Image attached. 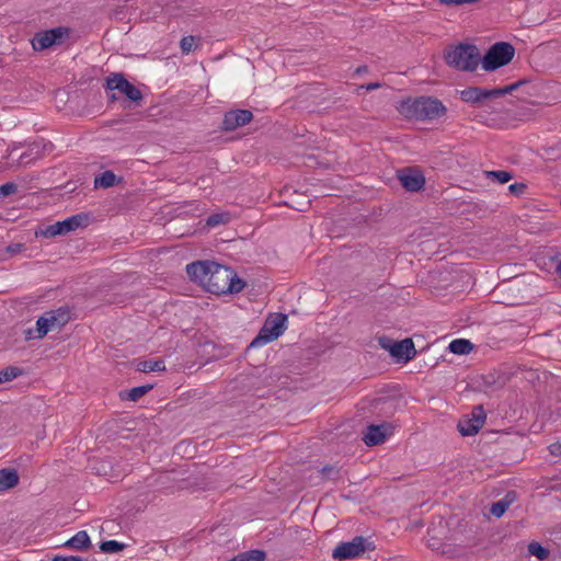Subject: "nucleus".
I'll list each match as a JSON object with an SVG mask.
<instances>
[{
	"label": "nucleus",
	"instance_id": "16",
	"mask_svg": "<svg viewBox=\"0 0 561 561\" xmlns=\"http://www.w3.org/2000/svg\"><path fill=\"white\" fill-rule=\"evenodd\" d=\"M390 434L388 424L370 425L365 433L363 440L367 446H375L385 442Z\"/></svg>",
	"mask_w": 561,
	"mask_h": 561
},
{
	"label": "nucleus",
	"instance_id": "4",
	"mask_svg": "<svg viewBox=\"0 0 561 561\" xmlns=\"http://www.w3.org/2000/svg\"><path fill=\"white\" fill-rule=\"evenodd\" d=\"M514 54L515 49L511 44L500 42L494 44L480 61L484 70L492 71L507 65Z\"/></svg>",
	"mask_w": 561,
	"mask_h": 561
},
{
	"label": "nucleus",
	"instance_id": "37",
	"mask_svg": "<svg viewBox=\"0 0 561 561\" xmlns=\"http://www.w3.org/2000/svg\"><path fill=\"white\" fill-rule=\"evenodd\" d=\"M557 271H558V273H559V274H560V276H561V262L558 264Z\"/></svg>",
	"mask_w": 561,
	"mask_h": 561
},
{
	"label": "nucleus",
	"instance_id": "23",
	"mask_svg": "<svg viewBox=\"0 0 561 561\" xmlns=\"http://www.w3.org/2000/svg\"><path fill=\"white\" fill-rule=\"evenodd\" d=\"M265 558V554L261 550H251L248 552L240 553L236 556L230 561H263Z\"/></svg>",
	"mask_w": 561,
	"mask_h": 561
},
{
	"label": "nucleus",
	"instance_id": "26",
	"mask_svg": "<svg viewBox=\"0 0 561 561\" xmlns=\"http://www.w3.org/2000/svg\"><path fill=\"white\" fill-rule=\"evenodd\" d=\"M151 388L152 387L150 385L133 388L128 392V399L131 401H137L144 397Z\"/></svg>",
	"mask_w": 561,
	"mask_h": 561
},
{
	"label": "nucleus",
	"instance_id": "19",
	"mask_svg": "<svg viewBox=\"0 0 561 561\" xmlns=\"http://www.w3.org/2000/svg\"><path fill=\"white\" fill-rule=\"evenodd\" d=\"M66 545L73 549L83 550L90 546V537L87 531L81 530L70 538Z\"/></svg>",
	"mask_w": 561,
	"mask_h": 561
},
{
	"label": "nucleus",
	"instance_id": "18",
	"mask_svg": "<svg viewBox=\"0 0 561 561\" xmlns=\"http://www.w3.org/2000/svg\"><path fill=\"white\" fill-rule=\"evenodd\" d=\"M513 501H514V495L511 493L506 494L504 499H502L491 505V507H490L491 514L495 517L503 516L504 513L510 507V505L513 503Z\"/></svg>",
	"mask_w": 561,
	"mask_h": 561
},
{
	"label": "nucleus",
	"instance_id": "27",
	"mask_svg": "<svg viewBox=\"0 0 561 561\" xmlns=\"http://www.w3.org/2000/svg\"><path fill=\"white\" fill-rule=\"evenodd\" d=\"M180 46L184 54L191 53L195 46V37L194 36L183 37L180 42Z\"/></svg>",
	"mask_w": 561,
	"mask_h": 561
},
{
	"label": "nucleus",
	"instance_id": "5",
	"mask_svg": "<svg viewBox=\"0 0 561 561\" xmlns=\"http://www.w3.org/2000/svg\"><path fill=\"white\" fill-rule=\"evenodd\" d=\"M286 321L287 317L280 313L270 317L250 346L261 347L276 340L285 331Z\"/></svg>",
	"mask_w": 561,
	"mask_h": 561
},
{
	"label": "nucleus",
	"instance_id": "21",
	"mask_svg": "<svg viewBox=\"0 0 561 561\" xmlns=\"http://www.w3.org/2000/svg\"><path fill=\"white\" fill-rule=\"evenodd\" d=\"M448 350L454 354L465 355L471 352L472 344L468 340L457 339L449 343Z\"/></svg>",
	"mask_w": 561,
	"mask_h": 561
},
{
	"label": "nucleus",
	"instance_id": "1",
	"mask_svg": "<svg viewBox=\"0 0 561 561\" xmlns=\"http://www.w3.org/2000/svg\"><path fill=\"white\" fill-rule=\"evenodd\" d=\"M190 278L215 295L239 293L244 283L233 270L210 261H197L186 265Z\"/></svg>",
	"mask_w": 561,
	"mask_h": 561
},
{
	"label": "nucleus",
	"instance_id": "12",
	"mask_svg": "<svg viewBox=\"0 0 561 561\" xmlns=\"http://www.w3.org/2000/svg\"><path fill=\"white\" fill-rule=\"evenodd\" d=\"M66 30L62 27L53 28L35 35L32 41V46L35 50H43L51 47L58 41L62 39L66 35Z\"/></svg>",
	"mask_w": 561,
	"mask_h": 561
},
{
	"label": "nucleus",
	"instance_id": "17",
	"mask_svg": "<svg viewBox=\"0 0 561 561\" xmlns=\"http://www.w3.org/2000/svg\"><path fill=\"white\" fill-rule=\"evenodd\" d=\"M19 474L14 469L0 470V492L14 488L19 483Z\"/></svg>",
	"mask_w": 561,
	"mask_h": 561
},
{
	"label": "nucleus",
	"instance_id": "32",
	"mask_svg": "<svg viewBox=\"0 0 561 561\" xmlns=\"http://www.w3.org/2000/svg\"><path fill=\"white\" fill-rule=\"evenodd\" d=\"M526 190L524 183H514L508 186V191L514 195H522Z\"/></svg>",
	"mask_w": 561,
	"mask_h": 561
},
{
	"label": "nucleus",
	"instance_id": "20",
	"mask_svg": "<svg viewBox=\"0 0 561 561\" xmlns=\"http://www.w3.org/2000/svg\"><path fill=\"white\" fill-rule=\"evenodd\" d=\"M117 183V178L112 171H105L94 179L95 188H108Z\"/></svg>",
	"mask_w": 561,
	"mask_h": 561
},
{
	"label": "nucleus",
	"instance_id": "15",
	"mask_svg": "<svg viewBox=\"0 0 561 561\" xmlns=\"http://www.w3.org/2000/svg\"><path fill=\"white\" fill-rule=\"evenodd\" d=\"M398 178L401 185L410 192L420 191L425 183L423 174L417 170H403L399 173Z\"/></svg>",
	"mask_w": 561,
	"mask_h": 561
},
{
	"label": "nucleus",
	"instance_id": "3",
	"mask_svg": "<svg viewBox=\"0 0 561 561\" xmlns=\"http://www.w3.org/2000/svg\"><path fill=\"white\" fill-rule=\"evenodd\" d=\"M445 59L448 66L462 71L474 70L481 60L478 48L469 44H460L448 48L445 53Z\"/></svg>",
	"mask_w": 561,
	"mask_h": 561
},
{
	"label": "nucleus",
	"instance_id": "2",
	"mask_svg": "<svg viewBox=\"0 0 561 561\" xmlns=\"http://www.w3.org/2000/svg\"><path fill=\"white\" fill-rule=\"evenodd\" d=\"M398 111L409 119L431 121L445 115L446 107L438 99L432 96H420L402 101Z\"/></svg>",
	"mask_w": 561,
	"mask_h": 561
},
{
	"label": "nucleus",
	"instance_id": "31",
	"mask_svg": "<svg viewBox=\"0 0 561 561\" xmlns=\"http://www.w3.org/2000/svg\"><path fill=\"white\" fill-rule=\"evenodd\" d=\"M227 221H228V216L227 215L216 214V215H211V216L208 217L207 226L215 227V226H218V225L227 222Z\"/></svg>",
	"mask_w": 561,
	"mask_h": 561
},
{
	"label": "nucleus",
	"instance_id": "25",
	"mask_svg": "<svg viewBox=\"0 0 561 561\" xmlns=\"http://www.w3.org/2000/svg\"><path fill=\"white\" fill-rule=\"evenodd\" d=\"M100 549L105 553H116L124 549V543L116 540H107L101 543Z\"/></svg>",
	"mask_w": 561,
	"mask_h": 561
},
{
	"label": "nucleus",
	"instance_id": "13",
	"mask_svg": "<svg viewBox=\"0 0 561 561\" xmlns=\"http://www.w3.org/2000/svg\"><path fill=\"white\" fill-rule=\"evenodd\" d=\"M253 118V114L248 110H234L227 112L222 121L225 130H234L238 127L249 124Z\"/></svg>",
	"mask_w": 561,
	"mask_h": 561
},
{
	"label": "nucleus",
	"instance_id": "30",
	"mask_svg": "<svg viewBox=\"0 0 561 561\" xmlns=\"http://www.w3.org/2000/svg\"><path fill=\"white\" fill-rule=\"evenodd\" d=\"M18 186L16 184L9 182L0 186V199L4 198L5 196L12 195L16 193Z\"/></svg>",
	"mask_w": 561,
	"mask_h": 561
},
{
	"label": "nucleus",
	"instance_id": "33",
	"mask_svg": "<svg viewBox=\"0 0 561 561\" xmlns=\"http://www.w3.org/2000/svg\"><path fill=\"white\" fill-rule=\"evenodd\" d=\"M478 0H439L440 3L446 5H461L465 3L477 2Z\"/></svg>",
	"mask_w": 561,
	"mask_h": 561
},
{
	"label": "nucleus",
	"instance_id": "6",
	"mask_svg": "<svg viewBox=\"0 0 561 561\" xmlns=\"http://www.w3.org/2000/svg\"><path fill=\"white\" fill-rule=\"evenodd\" d=\"M518 85L519 83H513L504 88L495 89H482L478 87H470L460 91V99L463 102L477 104L483 102L486 99L500 98L507 93H511L512 91L517 89Z\"/></svg>",
	"mask_w": 561,
	"mask_h": 561
},
{
	"label": "nucleus",
	"instance_id": "7",
	"mask_svg": "<svg viewBox=\"0 0 561 561\" xmlns=\"http://www.w3.org/2000/svg\"><path fill=\"white\" fill-rule=\"evenodd\" d=\"M370 549L364 537L357 536L351 541L339 543L332 552V558L339 561L354 559Z\"/></svg>",
	"mask_w": 561,
	"mask_h": 561
},
{
	"label": "nucleus",
	"instance_id": "9",
	"mask_svg": "<svg viewBox=\"0 0 561 561\" xmlns=\"http://www.w3.org/2000/svg\"><path fill=\"white\" fill-rule=\"evenodd\" d=\"M83 221L82 216H72L62 221H57L54 225L41 230L39 234L45 238H53L60 234H66L76 228L80 227Z\"/></svg>",
	"mask_w": 561,
	"mask_h": 561
},
{
	"label": "nucleus",
	"instance_id": "35",
	"mask_svg": "<svg viewBox=\"0 0 561 561\" xmlns=\"http://www.w3.org/2000/svg\"><path fill=\"white\" fill-rule=\"evenodd\" d=\"M53 561H82V559L78 557H57Z\"/></svg>",
	"mask_w": 561,
	"mask_h": 561
},
{
	"label": "nucleus",
	"instance_id": "8",
	"mask_svg": "<svg viewBox=\"0 0 561 561\" xmlns=\"http://www.w3.org/2000/svg\"><path fill=\"white\" fill-rule=\"evenodd\" d=\"M106 87L110 90H117L126 95L130 101L137 102L141 100L142 94L138 88L129 83L123 75L114 73L106 80Z\"/></svg>",
	"mask_w": 561,
	"mask_h": 561
},
{
	"label": "nucleus",
	"instance_id": "36",
	"mask_svg": "<svg viewBox=\"0 0 561 561\" xmlns=\"http://www.w3.org/2000/svg\"><path fill=\"white\" fill-rule=\"evenodd\" d=\"M380 87H381L380 83L375 82V83H368L367 85H363L362 88L366 89L367 91H370V90L378 89Z\"/></svg>",
	"mask_w": 561,
	"mask_h": 561
},
{
	"label": "nucleus",
	"instance_id": "22",
	"mask_svg": "<svg viewBox=\"0 0 561 561\" xmlns=\"http://www.w3.org/2000/svg\"><path fill=\"white\" fill-rule=\"evenodd\" d=\"M137 369L144 373L162 371L165 366L162 360H142L137 364Z\"/></svg>",
	"mask_w": 561,
	"mask_h": 561
},
{
	"label": "nucleus",
	"instance_id": "38",
	"mask_svg": "<svg viewBox=\"0 0 561 561\" xmlns=\"http://www.w3.org/2000/svg\"><path fill=\"white\" fill-rule=\"evenodd\" d=\"M365 70H366V68H365V67H364V68H358V69H357V72H364Z\"/></svg>",
	"mask_w": 561,
	"mask_h": 561
},
{
	"label": "nucleus",
	"instance_id": "10",
	"mask_svg": "<svg viewBox=\"0 0 561 561\" xmlns=\"http://www.w3.org/2000/svg\"><path fill=\"white\" fill-rule=\"evenodd\" d=\"M485 421V413L482 407H476L472 411V416L462 419L458 423V430L463 436H471L479 432Z\"/></svg>",
	"mask_w": 561,
	"mask_h": 561
},
{
	"label": "nucleus",
	"instance_id": "29",
	"mask_svg": "<svg viewBox=\"0 0 561 561\" xmlns=\"http://www.w3.org/2000/svg\"><path fill=\"white\" fill-rule=\"evenodd\" d=\"M18 377V369L16 368H7L2 371H0V383L11 381L12 379Z\"/></svg>",
	"mask_w": 561,
	"mask_h": 561
},
{
	"label": "nucleus",
	"instance_id": "14",
	"mask_svg": "<svg viewBox=\"0 0 561 561\" xmlns=\"http://www.w3.org/2000/svg\"><path fill=\"white\" fill-rule=\"evenodd\" d=\"M382 346L387 348L393 357L403 359L404 362L412 359L416 354L414 344L410 339L393 342L389 345L382 344Z\"/></svg>",
	"mask_w": 561,
	"mask_h": 561
},
{
	"label": "nucleus",
	"instance_id": "34",
	"mask_svg": "<svg viewBox=\"0 0 561 561\" xmlns=\"http://www.w3.org/2000/svg\"><path fill=\"white\" fill-rule=\"evenodd\" d=\"M549 450L554 456H561V440L551 444Z\"/></svg>",
	"mask_w": 561,
	"mask_h": 561
},
{
	"label": "nucleus",
	"instance_id": "24",
	"mask_svg": "<svg viewBox=\"0 0 561 561\" xmlns=\"http://www.w3.org/2000/svg\"><path fill=\"white\" fill-rule=\"evenodd\" d=\"M485 175L488 179L500 184L507 183L512 179V174L507 171H486Z\"/></svg>",
	"mask_w": 561,
	"mask_h": 561
},
{
	"label": "nucleus",
	"instance_id": "11",
	"mask_svg": "<svg viewBox=\"0 0 561 561\" xmlns=\"http://www.w3.org/2000/svg\"><path fill=\"white\" fill-rule=\"evenodd\" d=\"M67 321L65 313L48 312L36 321L37 337L45 336L48 332L60 328Z\"/></svg>",
	"mask_w": 561,
	"mask_h": 561
},
{
	"label": "nucleus",
	"instance_id": "28",
	"mask_svg": "<svg viewBox=\"0 0 561 561\" xmlns=\"http://www.w3.org/2000/svg\"><path fill=\"white\" fill-rule=\"evenodd\" d=\"M528 550L533 556H536L539 559H545L548 556L547 550L536 542H531L528 546Z\"/></svg>",
	"mask_w": 561,
	"mask_h": 561
}]
</instances>
